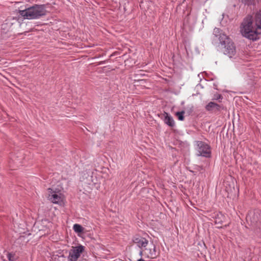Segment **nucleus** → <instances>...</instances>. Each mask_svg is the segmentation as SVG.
<instances>
[{
    "instance_id": "f257e3e1",
    "label": "nucleus",
    "mask_w": 261,
    "mask_h": 261,
    "mask_svg": "<svg viewBox=\"0 0 261 261\" xmlns=\"http://www.w3.org/2000/svg\"><path fill=\"white\" fill-rule=\"evenodd\" d=\"M242 35L250 40H256L261 34V12L254 16H248L244 18L241 26Z\"/></svg>"
},
{
    "instance_id": "f03ea898",
    "label": "nucleus",
    "mask_w": 261,
    "mask_h": 261,
    "mask_svg": "<svg viewBox=\"0 0 261 261\" xmlns=\"http://www.w3.org/2000/svg\"><path fill=\"white\" fill-rule=\"evenodd\" d=\"M44 5H34L23 10H19L18 13L24 19H37L45 16L46 14Z\"/></svg>"
},
{
    "instance_id": "7ed1b4c3",
    "label": "nucleus",
    "mask_w": 261,
    "mask_h": 261,
    "mask_svg": "<svg viewBox=\"0 0 261 261\" xmlns=\"http://www.w3.org/2000/svg\"><path fill=\"white\" fill-rule=\"evenodd\" d=\"M221 37V44L224 45V54L230 59L237 60L239 56L233 42L226 35H223Z\"/></svg>"
},
{
    "instance_id": "20e7f679",
    "label": "nucleus",
    "mask_w": 261,
    "mask_h": 261,
    "mask_svg": "<svg viewBox=\"0 0 261 261\" xmlns=\"http://www.w3.org/2000/svg\"><path fill=\"white\" fill-rule=\"evenodd\" d=\"M195 149L197 152V155L205 158L211 156L210 146L206 143L202 141H196L195 143Z\"/></svg>"
},
{
    "instance_id": "39448f33",
    "label": "nucleus",
    "mask_w": 261,
    "mask_h": 261,
    "mask_svg": "<svg viewBox=\"0 0 261 261\" xmlns=\"http://www.w3.org/2000/svg\"><path fill=\"white\" fill-rule=\"evenodd\" d=\"M48 199L55 204H61L64 200V196L60 191L53 190L51 188L48 189Z\"/></svg>"
},
{
    "instance_id": "423d86ee",
    "label": "nucleus",
    "mask_w": 261,
    "mask_h": 261,
    "mask_svg": "<svg viewBox=\"0 0 261 261\" xmlns=\"http://www.w3.org/2000/svg\"><path fill=\"white\" fill-rule=\"evenodd\" d=\"M84 250V247L82 245L72 247L69 253L68 261H77Z\"/></svg>"
},
{
    "instance_id": "0eeeda50",
    "label": "nucleus",
    "mask_w": 261,
    "mask_h": 261,
    "mask_svg": "<svg viewBox=\"0 0 261 261\" xmlns=\"http://www.w3.org/2000/svg\"><path fill=\"white\" fill-rule=\"evenodd\" d=\"M160 252L156 250V246L152 244L148 247L144 249V255L149 259H155L159 255Z\"/></svg>"
},
{
    "instance_id": "6e6552de",
    "label": "nucleus",
    "mask_w": 261,
    "mask_h": 261,
    "mask_svg": "<svg viewBox=\"0 0 261 261\" xmlns=\"http://www.w3.org/2000/svg\"><path fill=\"white\" fill-rule=\"evenodd\" d=\"M133 241L140 248L146 247L148 244V241L145 238L138 236L134 237Z\"/></svg>"
},
{
    "instance_id": "1a4fd4ad",
    "label": "nucleus",
    "mask_w": 261,
    "mask_h": 261,
    "mask_svg": "<svg viewBox=\"0 0 261 261\" xmlns=\"http://www.w3.org/2000/svg\"><path fill=\"white\" fill-rule=\"evenodd\" d=\"M164 122L169 126H173L175 124L174 121L173 119V118L169 115L167 113H165L164 114Z\"/></svg>"
},
{
    "instance_id": "9d476101",
    "label": "nucleus",
    "mask_w": 261,
    "mask_h": 261,
    "mask_svg": "<svg viewBox=\"0 0 261 261\" xmlns=\"http://www.w3.org/2000/svg\"><path fill=\"white\" fill-rule=\"evenodd\" d=\"M213 34L216 37L218 38L220 44L221 38H222V36L226 35L225 34L222 33L221 30L219 29L216 28L214 29Z\"/></svg>"
},
{
    "instance_id": "9b49d317",
    "label": "nucleus",
    "mask_w": 261,
    "mask_h": 261,
    "mask_svg": "<svg viewBox=\"0 0 261 261\" xmlns=\"http://www.w3.org/2000/svg\"><path fill=\"white\" fill-rule=\"evenodd\" d=\"M12 23L9 20H7L5 23L2 24V29L6 31H8L11 28Z\"/></svg>"
},
{
    "instance_id": "f8f14e48",
    "label": "nucleus",
    "mask_w": 261,
    "mask_h": 261,
    "mask_svg": "<svg viewBox=\"0 0 261 261\" xmlns=\"http://www.w3.org/2000/svg\"><path fill=\"white\" fill-rule=\"evenodd\" d=\"M73 229L75 232L80 233L83 232L84 228L79 224H75L73 226Z\"/></svg>"
},
{
    "instance_id": "ddd939ff",
    "label": "nucleus",
    "mask_w": 261,
    "mask_h": 261,
    "mask_svg": "<svg viewBox=\"0 0 261 261\" xmlns=\"http://www.w3.org/2000/svg\"><path fill=\"white\" fill-rule=\"evenodd\" d=\"M216 106H217L216 103L210 102L205 106V109L207 111H210L214 110Z\"/></svg>"
},
{
    "instance_id": "4468645a",
    "label": "nucleus",
    "mask_w": 261,
    "mask_h": 261,
    "mask_svg": "<svg viewBox=\"0 0 261 261\" xmlns=\"http://www.w3.org/2000/svg\"><path fill=\"white\" fill-rule=\"evenodd\" d=\"M184 111L177 112L176 113V115L177 116L178 119L181 121L183 120L184 119Z\"/></svg>"
},
{
    "instance_id": "2eb2a0df",
    "label": "nucleus",
    "mask_w": 261,
    "mask_h": 261,
    "mask_svg": "<svg viewBox=\"0 0 261 261\" xmlns=\"http://www.w3.org/2000/svg\"><path fill=\"white\" fill-rule=\"evenodd\" d=\"M254 0H241L242 2L246 5H251Z\"/></svg>"
},
{
    "instance_id": "dca6fc26",
    "label": "nucleus",
    "mask_w": 261,
    "mask_h": 261,
    "mask_svg": "<svg viewBox=\"0 0 261 261\" xmlns=\"http://www.w3.org/2000/svg\"><path fill=\"white\" fill-rule=\"evenodd\" d=\"M7 257L9 259L10 261H14L13 259V256L11 253H8L7 254Z\"/></svg>"
},
{
    "instance_id": "f3484780",
    "label": "nucleus",
    "mask_w": 261,
    "mask_h": 261,
    "mask_svg": "<svg viewBox=\"0 0 261 261\" xmlns=\"http://www.w3.org/2000/svg\"><path fill=\"white\" fill-rule=\"evenodd\" d=\"M12 160L15 163H17V162H18L20 160L19 159H18V156H16V158L15 156H13L12 158Z\"/></svg>"
},
{
    "instance_id": "a211bd4d",
    "label": "nucleus",
    "mask_w": 261,
    "mask_h": 261,
    "mask_svg": "<svg viewBox=\"0 0 261 261\" xmlns=\"http://www.w3.org/2000/svg\"><path fill=\"white\" fill-rule=\"evenodd\" d=\"M221 108V107L217 103V106L215 107L214 110H217V111H220Z\"/></svg>"
},
{
    "instance_id": "6ab92c4d",
    "label": "nucleus",
    "mask_w": 261,
    "mask_h": 261,
    "mask_svg": "<svg viewBox=\"0 0 261 261\" xmlns=\"http://www.w3.org/2000/svg\"><path fill=\"white\" fill-rule=\"evenodd\" d=\"M139 255L142 256L143 255H144V250H141L139 252Z\"/></svg>"
},
{
    "instance_id": "aec40b11",
    "label": "nucleus",
    "mask_w": 261,
    "mask_h": 261,
    "mask_svg": "<svg viewBox=\"0 0 261 261\" xmlns=\"http://www.w3.org/2000/svg\"><path fill=\"white\" fill-rule=\"evenodd\" d=\"M138 261H145V260L142 258H140L139 260H138Z\"/></svg>"
}]
</instances>
